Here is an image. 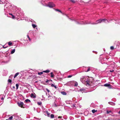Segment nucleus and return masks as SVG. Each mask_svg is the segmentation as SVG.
I'll return each instance as SVG.
<instances>
[{
  "label": "nucleus",
  "instance_id": "1",
  "mask_svg": "<svg viewBox=\"0 0 120 120\" xmlns=\"http://www.w3.org/2000/svg\"><path fill=\"white\" fill-rule=\"evenodd\" d=\"M71 20H73L74 21L76 22V23L78 24H97L99 23H101V22H104L105 23L107 22H111V21L112 20H115L116 22H115V23H118V24L120 25V20H118L116 19L115 20L114 19L111 20H107L106 19H100L97 20L95 23H90V22L88 23L86 22H84L83 21H81L80 22H79L78 21V19H73L72 20L71 19L69 18Z\"/></svg>",
  "mask_w": 120,
  "mask_h": 120
},
{
  "label": "nucleus",
  "instance_id": "2",
  "mask_svg": "<svg viewBox=\"0 0 120 120\" xmlns=\"http://www.w3.org/2000/svg\"><path fill=\"white\" fill-rule=\"evenodd\" d=\"M3 1H5L4 2L6 3V4L4 5V14L6 15H7L8 17L11 18L12 19H14L15 18V16L12 14L9 13L8 15V14L7 13L8 12L10 11L13 8V6L10 4L8 2L7 3V1L6 0H3Z\"/></svg>",
  "mask_w": 120,
  "mask_h": 120
},
{
  "label": "nucleus",
  "instance_id": "3",
  "mask_svg": "<svg viewBox=\"0 0 120 120\" xmlns=\"http://www.w3.org/2000/svg\"><path fill=\"white\" fill-rule=\"evenodd\" d=\"M80 80L84 84L88 86L91 82L90 78L86 76H82L80 78Z\"/></svg>",
  "mask_w": 120,
  "mask_h": 120
},
{
  "label": "nucleus",
  "instance_id": "4",
  "mask_svg": "<svg viewBox=\"0 0 120 120\" xmlns=\"http://www.w3.org/2000/svg\"><path fill=\"white\" fill-rule=\"evenodd\" d=\"M22 11H19L18 10L15 12L14 14L17 16L18 17H20L21 16H22L23 15V14L22 12Z\"/></svg>",
  "mask_w": 120,
  "mask_h": 120
},
{
  "label": "nucleus",
  "instance_id": "5",
  "mask_svg": "<svg viewBox=\"0 0 120 120\" xmlns=\"http://www.w3.org/2000/svg\"><path fill=\"white\" fill-rule=\"evenodd\" d=\"M47 6L50 8H52L55 7V5L52 2H50L48 4Z\"/></svg>",
  "mask_w": 120,
  "mask_h": 120
},
{
  "label": "nucleus",
  "instance_id": "6",
  "mask_svg": "<svg viewBox=\"0 0 120 120\" xmlns=\"http://www.w3.org/2000/svg\"><path fill=\"white\" fill-rule=\"evenodd\" d=\"M74 82L73 81L69 82L67 83V85L69 86L73 85H74Z\"/></svg>",
  "mask_w": 120,
  "mask_h": 120
},
{
  "label": "nucleus",
  "instance_id": "7",
  "mask_svg": "<svg viewBox=\"0 0 120 120\" xmlns=\"http://www.w3.org/2000/svg\"><path fill=\"white\" fill-rule=\"evenodd\" d=\"M104 86L106 87H109V88H111V85L109 83H106L104 84Z\"/></svg>",
  "mask_w": 120,
  "mask_h": 120
},
{
  "label": "nucleus",
  "instance_id": "8",
  "mask_svg": "<svg viewBox=\"0 0 120 120\" xmlns=\"http://www.w3.org/2000/svg\"><path fill=\"white\" fill-rule=\"evenodd\" d=\"M4 55L6 57H8V59H10V56H9L10 55V53H4Z\"/></svg>",
  "mask_w": 120,
  "mask_h": 120
},
{
  "label": "nucleus",
  "instance_id": "9",
  "mask_svg": "<svg viewBox=\"0 0 120 120\" xmlns=\"http://www.w3.org/2000/svg\"><path fill=\"white\" fill-rule=\"evenodd\" d=\"M18 105L19 106L22 107V106L23 105V103L22 102H21L20 103H18Z\"/></svg>",
  "mask_w": 120,
  "mask_h": 120
},
{
  "label": "nucleus",
  "instance_id": "10",
  "mask_svg": "<svg viewBox=\"0 0 120 120\" xmlns=\"http://www.w3.org/2000/svg\"><path fill=\"white\" fill-rule=\"evenodd\" d=\"M85 89L83 88H82V89H80L79 91H80L82 92V93L85 91Z\"/></svg>",
  "mask_w": 120,
  "mask_h": 120
},
{
  "label": "nucleus",
  "instance_id": "11",
  "mask_svg": "<svg viewBox=\"0 0 120 120\" xmlns=\"http://www.w3.org/2000/svg\"><path fill=\"white\" fill-rule=\"evenodd\" d=\"M8 51L9 52L10 51V52H14L15 51V49H14L13 50H12L11 49H9L8 50Z\"/></svg>",
  "mask_w": 120,
  "mask_h": 120
},
{
  "label": "nucleus",
  "instance_id": "12",
  "mask_svg": "<svg viewBox=\"0 0 120 120\" xmlns=\"http://www.w3.org/2000/svg\"><path fill=\"white\" fill-rule=\"evenodd\" d=\"M106 113L107 114H109L110 115H111V114H112L113 113L112 112L111 110L107 111H106Z\"/></svg>",
  "mask_w": 120,
  "mask_h": 120
},
{
  "label": "nucleus",
  "instance_id": "13",
  "mask_svg": "<svg viewBox=\"0 0 120 120\" xmlns=\"http://www.w3.org/2000/svg\"><path fill=\"white\" fill-rule=\"evenodd\" d=\"M45 114L48 117H49L50 116V114L47 111H46L45 112Z\"/></svg>",
  "mask_w": 120,
  "mask_h": 120
},
{
  "label": "nucleus",
  "instance_id": "14",
  "mask_svg": "<svg viewBox=\"0 0 120 120\" xmlns=\"http://www.w3.org/2000/svg\"><path fill=\"white\" fill-rule=\"evenodd\" d=\"M26 39L27 41L29 40V41H31V39L29 37V35H27V38Z\"/></svg>",
  "mask_w": 120,
  "mask_h": 120
},
{
  "label": "nucleus",
  "instance_id": "15",
  "mask_svg": "<svg viewBox=\"0 0 120 120\" xmlns=\"http://www.w3.org/2000/svg\"><path fill=\"white\" fill-rule=\"evenodd\" d=\"M30 96L31 98H36V96L34 95V94L32 93L30 95Z\"/></svg>",
  "mask_w": 120,
  "mask_h": 120
},
{
  "label": "nucleus",
  "instance_id": "16",
  "mask_svg": "<svg viewBox=\"0 0 120 120\" xmlns=\"http://www.w3.org/2000/svg\"><path fill=\"white\" fill-rule=\"evenodd\" d=\"M55 10L56 11H58L60 12L62 14H63V15H64V14L62 13V12L61 11L59 10V9H55Z\"/></svg>",
  "mask_w": 120,
  "mask_h": 120
},
{
  "label": "nucleus",
  "instance_id": "17",
  "mask_svg": "<svg viewBox=\"0 0 120 120\" xmlns=\"http://www.w3.org/2000/svg\"><path fill=\"white\" fill-rule=\"evenodd\" d=\"M61 93L62 94L64 95H66L67 94V93L64 91L61 92Z\"/></svg>",
  "mask_w": 120,
  "mask_h": 120
},
{
  "label": "nucleus",
  "instance_id": "18",
  "mask_svg": "<svg viewBox=\"0 0 120 120\" xmlns=\"http://www.w3.org/2000/svg\"><path fill=\"white\" fill-rule=\"evenodd\" d=\"M74 82V86H77L78 85V83L76 81H73Z\"/></svg>",
  "mask_w": 120,
  "mask_h": 120
},
{
  "label": "nucleus",
  "instance_id": "19",
  "mask_svg": "<svg viewBox=\"0 0 120 120\" xmlns=\"http://www.w3.org/2000/svg\"><path fill=\"white\" fill-rule=\"evenodd\" d=\"M109 104L113 105H115V104L114 103L112 102H109Z\"/></svg>",
  "mask_w": 120,
  "mask_h": 120
},
{
  "label": "nucleus",
  "instance_id": "20",
  "mask_svg": "<svg viewBox=\"0 0 120 120\" xmlns=\"http://www.w3.org/2000/svg\"><path fill=\"white\" fill-rule=\"evenodd\" d=\"M28 102H31L30 100L28 99H26L25 101V102L26 103H27Z\"/></svg>",
  "mask_w": 120,
  "mask_h": 120
},
{
  "label": "nucleus",
  "instance_id": "21",
  "mask_svg": "<svg viewBox=\"0 0 120 120\" xmlns=\"http://www.w3.org/2000/svg\"><path fill=\"white\" fill-rule=\"evenodd\" d=\"M32 26L33 28H34L37 27V26L34 24L32 23Z\"/></svg>",
  "mask_w": 120,
  "mask_h": 120
},
{
  "label": "nucleus",
  "instance_id": "22",
  "mask_svg": "<svg viewBox=\"0 0 120 120\" xmlns=\"http://www.w3.org/2000/svg\"><path fill=\"white\" fill-rule=\"evenodd\" d=\"M50 71L49 70H47L45 71H43L44 72H45L46 73H48Z\"/></svg>",
  "mask_w": 120,
  "mask_h": 120
},
{
  "label": "nucleus",
  "instance_id": "23",
  "mask_svg": "<svg viewBox=\"0 0 120 120\" xmlns=\"http://www.w3.org/2000/svg\"><path fill=\"white\" fill-rule=\"evenodd\" d=\"M69 0L71 1L72 3H75L76 1H77V0H76V1L74 0Z\"/></svg>",
  "mask_w": 120,
  "mask_h": 120
},
{
  "label": "nucleus",
  "instance_id": "24",
  "mask_svg": "<svg viewBox=\"0 0 120 120\" xmlns=\"http://www.w3.org/2000/svg\"><path fill=\"white\" fill-rule=\"evenodd\" d=\"M46 90L49 93V94H48L49 96H48V98H49L50 97V95H49V92H50V91H49V90L48 89H47V88L46 89Z\"/></svg>",
  "mask_w": 120,
  "mask_h": 120
},
{
  "label": "nucleus",
  "instance_id": "25",
  "mask_svg": "<svg viewBox=\"0 0 120 120\" xmlns=\"http://www.w3.org/2000/svg\"><path fill=\"white\" fill-rule=\"evenodd\" d=\"M109 55L111 56H114L115 54L113 53H109Z\"/></svg>",
  "mask_w": 120,
  "mask_h": 120
},
{
  "label": "nucleus",
  "instance_id": "26",
  "mask_svg": "<svg viewBox=\"0 0 120 120\" xmlns=\"http://www.w3.org/2000/svg\"><path fill=\"white\" fill-rule=\"evenodd\" d=\"M97 110H95L94 109L92 110V111L93 113H94L95 112H97Z\"/></svg>",
  "mask_w": 120,
  "mask_h": 120
},
{
  "label": "nucleus",
  "instance_id": "27",
  "mask_svg": "<svg viewBox=\"0 0 120 120\" xmlns=\"http://www.w3.org/2000/svg\"><path fill=\"white\" fill-rule=\"evenodd\" d=\"M50 117L51 118H54V115L53 114H51L50 115Z\"/></svg>",
  "mask_w": 120,
  "mask_h": 120
},
{
  "label": "nucleus",
  "instance_id": "28",
  "mask_svg": "<svg viewBox=\"0 0 120 120\" xmlns=\"http://www.w3.org/2000/svg\"><path fill=\"white\" fill-rule=\"evenodd\" d=\"M19 74V73L17 72L15 74L14 76V78H15Z\"/></svg>",
  "mask_w": 120,
  "mask_h": 120
},
{
  "label": "nucleus",
  "instance_id": "29",
  "mask_svg": "<svg viewBox=\"0 0 120 120\" xmlns=\"http://www.w3.org/2000/svg\"><path fill=\"white\" fill-rule=\"evenodd\" d=\"M51 75L50 77L52 78H53L54 76V75L53 74V73L52 72H51L50 73Z\"/></svg>",
  "mask_w": 120,
  "mask_h": 120
},
{
  "label": "nucleus",
  "instance_id": "30",
  "mask_svg": "<svg viewBox=\"0 0 120 120\" xmlns=\"http://www.w3.org/2000/svg\"><path fill=\"white\" fill-rule=\"evenodd\" d=\"M43 72H43V71H42V72H39L38 73V74L39 75H41L42 74H43Z\"/></svg>",
  "mask_w": 120,
  "mask_h": 120
},
{
  "label": "nucleus",
  "instance_id": "31",
  "mask_svg": "<svg viewBox=\"0 0 120 120\" xmlns=\"http://www.w3.org/2000/svg\"><path fill=\"white\" fill-rule=\"evenodd\" d=\"M30 20L31 22H32L33 23H35V21H34L32 19H31Z\"/></svg>",
  "mask_w": 120,
  "mask_h": 120
},
{
  "label": "nucleus",
  "instance_id": "32",
  "mask_svg": "<svg viewBox=\"0 0 120 120\" xmlns=\"http://www.w3.org/2000/svg\"><path fill=\"white\" fill-rule=\"evenodd\" d=\"M19 85L18 84H17L16 85V89L17 90L18 88L19 87Z\"/></svg>",
  "mask_w": 120,
  "mask_h": 120
},
{
  "label": "nucleus",
  "instance_id": "33",
  "mask_svg": "<svg viewBox=\"0 0 120 120\" xmlns=\"http://www.w3.org/2000/svg\"><path fill=\"white\" fill-rule=\"evenodd\" d=\"M8 45H9L10 46L11 45H12V42H9L8 43Z\"/></svg>",
  "mask_w": 120,
  "mask_h": 120
},
{
  "label": "nucleus",
  "instance_id": "34",
  "mask_svg": "<svg viewBox=\"0 0 120 120\" xmlns=\"http://www.w3.org/2000/svg\"><path fill=\"white\" fill-rule=\"evenodd\" d=\"M33 32L32 31H30L29 32V35H30V34H33Z\"/></svg>",
  "mask_w": 120,
  "mask_h": 120
},
{
  "label": "nucleus",
  "instance_id": "35",
  "mask_svg": "<svg viewBox=\"0 0 120 120\" xmlns=\"http://www.w3.org/2000/svg\"><path fill=\"white\" fill-rule=\"evenodd\" d=\"M11 81H11V80L10 79H9L8 80V82L9 83H11Z\"/></svg>",
  "mask_w": 120,
  "mask_h": 120
},
{
  "label": "nucleus",
  "instance_id": "36",
  "mask_svg": "<svg viewBox=\"0 0 120 120\" xmlns=\"http://www.w3.org/2000/svg\"><path fill=\"white\" fill-rule=\"evenodd\" d=\"M53 87H54L57 90H58V88L57 87V86H55V85Z\"/></svg>",
  "mask_w": 120,
  "mask_h": 120
},
{
  "label": "nucleus",
  "instance_id": "37",
  "mask_svg": "<svg viewBox=\"0 0 120 120\" xmlns=\"http://www.w3.org/2000/svg\"><path fill=\"white\" fill-rule=\"evenodd\" d=\"M13 118V116H11L9 118V119L10 120H11Z\"/></svg>",
  "mask_w": 120,
  "mask_h": 120
},
{
  "label": "nucleus",
  "instance_id": "38",
  "mask_svg": "<svg viewBox=\"0 0 120 120\" xmlns=\"http://www.w3.org/2000/svg\"><path fill=\"white\" fill-rule=\"evenodd\" d=\"M38 104L39 105H40L42 104V103L41 102H38Z\"/></svg>",
  "mask_w": 120,
  "mask_h": 120
},
{
  "label": "nucleus",
  "instance_id": "39",
  "mask_svg": "<svg viewBox=\"0 0 120 120\" xmlns=\"http://www.w3.org/2000/svg\"><path fill=\"white\" fill-rule=\"evenodd\" d=\"M110 49L111 50H113L114 49V47L113 46H111L110 47Z\"/></svg>",
  "mask_w": 120,
  "mask_h": 120
},
{
  "label": "nucleus",
  "instance_id": "40",
  "mask_svg": "<svg viewBox=\"0 0 120 120\" xmlns=\"http://www.w3.org/2000/svg\"><path fill=\"white\" fill-rule=\"evenodd\" d=\"M4 3V2H3L1 0H0V4H3Z\"/></svg>",
  "mask_w": 120,
  "mask_h": 120
},
{
  "label": "nucleus",
  "instance_id": "41",
  "mask_svg": "<svg viewBox=\"0 0 120 120\" xmlns=\"http://www.w3.org/2000/svg\"><path fill=\"white\" fill-rule=\"evenodd\" d=\"M112 119L111 118L109 117V118H108V119H106V120H112Z\"/></svg>",
  "mask_w": 120,
  "mask_h": 120
},
{
  "label": "nucleus",
  "instance_id": "42",
  "mask_svg": "<svg viewBox=\"0 0 120 120\" xmlns=\"http://www.w3.org/2000/svg\"><path fill=\"white\" fill-rule=\"evenodd\" d=\"M72 76V75H69L68 76V78H70Z\"/></svg>",
  "mask_w": 120,
  "mask_h": 120
},
{
  "label": "nucleus",
  "instance_id": "43",
  "mask_svg": "<svg viewBox=\"0 0 120 120\" xmlns=\"http://www.w3.org/2000/svg\"><path fill=\"white\" fill-rule=\"evenodd\" d=\"M3 62L2 61H0V65L3 64L2 63Z\"/></svg>",
  "mask_w": 120,
  "mask_h": 120
},
{
  "label": "nucleus",
  "instance_id": "44",
  "mask_svg": "<svg viewBox=\"0 0 120 120\" xmlns=\"http://www.w3.org/2000/svg\"><path fill=\"white\" fill-rule=\"evenodd\" d=\"M7 46H5L4 45L3 46V47L4 48V49L6 48H7Z\"/></svg>",
  "mask_w": 120,
  "mask_h": 120
},
{
  "label": "nucleus",
  "instance_id": "45",
  "mask_svg": "<svg viewBox=\"0 0 120 120\" xmlns=\"http://www.w3.org/2000/svg\"><path fill=\"white\" fill-rule=\"evenodd\" d=\"M55 86L53 84H51V86L52 87H54Z\"/></svg>",
  "mask_w": 120,
  "mask_h": 120
},
{
  "label": "nucleus",
  "instance_id": "46",
  "mask_svg": "<svg viewBox=\"0 0 120 120\" xmlns=\"http://www.w3.org/2000/svg\"><path fill=\"white\" fill-rule=\"evenodd\" d=\"M90 70V68H89L86 71V72H88V71H89Z\"/></svg>",
  "mask_w": 120,
  "mask_h": 120
},
{
  "label": "nucleus",
  "instance_id": "47",
  "mask_svg": "<svg viewBox=\"0 0 120 120\" xmlns=\"http://www.w3.org/2000/svg\"><path fill=\"white\" fill-rule=\"evenodd\" d=\"M114 71V70H110L109 71L110 72H113V71Z\"/></svg>",
  "mask_w": 120,
  "mask_h": 120
},
{
  "label": "nucleus",
  "instance_id": "48",
  "mask_svg": "<svg viewBox=\"0 0 120 120\" xmlns=\"http://www.w3.org/2000/svg\"><path fill=\"white\" fill-rule=\"evenodd\" d=\"M62 118V117L61 116H59L58 117V118Z\"/></svg>",
  "mask_w": 120,
  "mask_h": 120
},
{
  "label": "nucleus",
  "instance_id": "49",
  "mask_svg": "<svg viewBox=\"0 0 120 120\" xmlns=\"http://www.w3.org/2000/svg\"><path fill=\"white\" fill-rule=\"evenodd\" d=\"M4 98L3 97H2L1 98V99L2 100H4Z\"/></svg>",
  "mask_w": 120,
  "mask_h": 120
},
{
  "label": "nucleus",
  "instance_id": "50",
  "mask_svg": "<svg viewBox=\"0 0 120 120\" xmlns=\"http://www.w3.org/2000/svg\"><path fill=\"white\" fill-rule=\"evenodd\" d=\"M118 113L119 114H120V111L118 112Z\"/></svg>",
  "mask_w": 120,
  "mask_h": 120
},
{
  "label": "nucleus",
  "instance_id": "51",
  "mask_svg": "<svg viewBox=\"0 0 120 120\" xmlns=\"http://www.w3.org/2000/svg\"><path fill=\"white\" fill-rule=\"evenodd\" d=\"M13 88H15V87L14 86H13L12 87Z\"/></svg>",
  "mask_w": 120,
  "mask_h": 120
},
{
  "label": "nucleus",
  "instance_id": "52",
  "mask_svg": "<svg viewBox=\"0 0 120 120\" xmlns=\"http://www.w3.org/2000/svg\"><path fill=\"white\" fill-rule=\"evenodd\" d=\"M12 77V76H11L10 77V78H11V77Z\"/></svg>",
  "mask_w": 120,
  "mask_h": 120
},
{
  "label": "nucleus",
  "instance_id": "53",
  "mask_svg": "<svg viewBox=\"0 0 120 120\" xmlns=\"http://www.w3.org/2000/svg\"><path fill=\"white\" fill-rule=\"evenodd\" d=\"M46 95L47 96V93H46Z\"/></svg>",
  "mask_w": 120,
  "mask_h": 120
},
{
  "label": "nucleus",
  "instance_id": "54",
  "mask_svg": "<svg viewBox=\"0 0 120 120\" xmlns=\"http://www.w3.org/2000/svg\"><path fill=\"white\" fill-rule=\"evenodd\" d=\"M111 115V116H115L114 115Z\"/></svg>",
  "mask_w": 120,
  "mask_h": 120
},
{
  "label": "nucleus",
  "instance_id": "55",
  "mask_svg": "<svg viewBox=\"0 0 120 120\" xmlns=\"http://www.w3.org/2000/svg\"><path fill=\"white\" fill-rule=\"evenodd\" d=\"M11 53V54H13V53Z\"/></svg>",
  "mask_w": 120,
  "mask_h": 120
},
{
  "label": "nucleus",
  "instance_id": "56",
  "mask_svg": "<svg viewBox=\"0 0 120 120\" xmlns=\"http://www.w3.org/2000/svg\"><path fill=\"white\" fill-rule=\"evenodd\" d=\"M6 63H7V62H6Z\"/></svg>",
  "mask_w": 120,
  "mask_h": 120
},
{
  "label": "nucleus",
  "instance_id": "57",
  "mask_svg": "<svg viewBox=\"0 0 120 120\" xmlns=\"http://www.w3.org/2000/svg\"><path fill=\"white\" fill-rule=\"evenodd\" d=\"M42 97L43 98V95L42 96Z\"/></svg>",
  "mask_w": 120,
  "mask_h": 120
}]
</instances>
